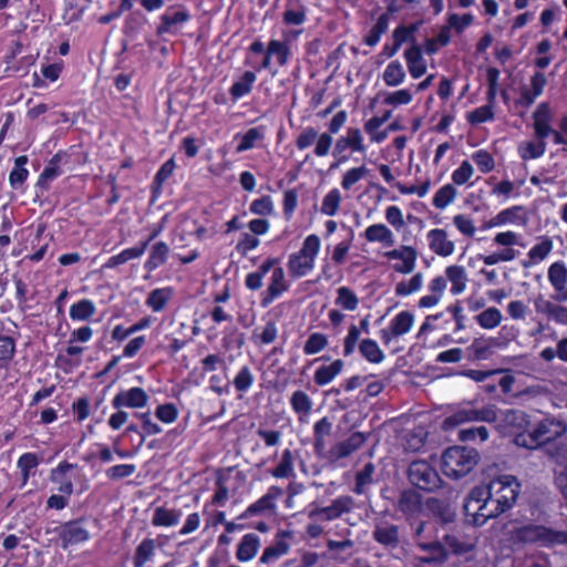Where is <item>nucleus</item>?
Wrapping results in <instances>:
<instances>
[{
  "label": "nucleus",
  "mask_w": 567,
  "mask_h": 567,
  "mask_svg": "<svg viewBox=\"0 0 567 567\" xmlns=\"http://www.w3.org/2000/svg\"><path fill=\"white\" fill-rule=\"evenodd\" d=\"M487 486H476L471 489L465 498L463 508L467 517H472V523L482 526L489 518H495L507 509L498 503V499L491 495Z\"/></svg>",
  "instance_id": "obj_1"
},
{
  "label": "nucleus",
  "mask_w": 567,
  "mask_h": 567,
  "mask_svg": "<svg viewBox=\"0 0 567 567\" xmlns=\"http://www.w3.org/2000/svg\"><path fill=\"white\" fill-rule=\"evenodd\" d=\"M508 542L517 547L535 543L544 546L567 544V532L527 524L509 530Z\"/></svg>",
  "instance_id": "obj_2"
},
{
  "label": "nucleus",
  "mask_w": 567,
  "mask_h": 567,
  "mask_svg": "<svg viewBox=\"0 0 567 567\" xmlns=\"http://www.w3.org/2000/svg\"><path fill=\"white\" fill-rule=\"evenodd\" d=\"M478 452L474 449L453 446L442 456L443 468L447 476L460 478L467 475L478 463Z\"/></svg>",
  "instance_id": "obj_3"
},
{
  "label": "nucleus",
  "mask_w": 567,
  "mask_h": 567,
  "mask_svg": "<svg viewBox=\"0 0 567 567\" xmlns=\"http://www.w3.org/2000/svg\"><path fill=\"white\" fill-rule=\"evenodd\" d=\"M320 248V239L317 235H309L299 252L290 256L288 270L292 277L306 276L315 266V259Z\"/></svg>",
  "instance_id": "obj_4"
},
{
  "label": "nucleus",
  "mask_w": 567,
  "mask_h": 567,
  "mask_svg": "<svg viewBox=\"0 0 567 567\" xmlns=\"http://www.w3.org/2000/svg\"><path fill=\"white\" fill-rule=\"evenodd\" d=\"M408 478L412 485L425 492H434L443 481L437 471L426 461H413L408 468Z\"/></svg>",
  "instance_id": "obj_5"
},
{
  "label": "nucleus",
  "mask_w": 567,
  "mask_h": 567,
  "mask_svg": "<svg viewBox=\"0 0 567 567\" xmlns=\"http://www.w3.org/2000/svg\"><path fill=\"white\" fill-rule=\"evenodd\" d=\"M493 496L498 499V503L508 511L516 503V499L519 495V483L514 476L504 475L491 481L486 485Z\"/></svg>",
  "instance_id": "obj_6"
},
{
  "label": "nucleus",
  "mask_w": 567,
  "mask_h": 567,
  "mask_svg": "<svg viewBox=\"0 0 567 567\" xmlns=\"http://www.w3.org/2000/svg\"><path fill=\"white\" fill-rule=\"evenodd\" d=\"M497 420V408L493 404L482 409H461L445 419V424L455 426L465 422H487L492 423Z\"/></svg>",
  "instance_id": "obj_7"
},
{
  "label": "nucleus",
  "mask_w": 567,
  "mask_h": 567,
  "mask_svg": "<svg viewBox=\"0 0 567 567\" xmlns=\"http://www.w3.org/2000/svg\"><path fill=\"white\" fill-rule=\"evenodd\" d=\"M533 303L537 315L557 324L567 326L566 306L560 305V302L555 301L553 298L546 299L542 293L535 297Z\"/></svg>",
  "instance_id": "obj_8"
},
{
  "label": "nucleus",
  "mask_w": 567,
  "mask_h": 567,
  "mask_svg": "<svg viewBox=\"0 0 567 567\" xmlns=\"http://www.w3.org/2000/svg\"><path fill=\"white\" fill-rule=\"evenodd\" d=\"M394 508L401 513L406 522L416 518L422 509V495L413 488H406L400 492Z\"/></svg>",
  "instance_id": "obj_9"
},
{
  "label": "nucleus",
  "mask_w": 567,
  "mask_h": 567,
  "mask_svg": "<svg viewBox=\"0 0 567 567\" xmlns=\"http://www.w3.org/2000/svg\"><path fill=\"white\" fill-rule=\"evenodd\" d=\"M534 431L540 441L542 446H547L565 435L567 432V425L565 422L555 417H545L534 426Z\"/></svg>",
  "instance_id": "obj_10"
},
{
  "label": "nucleus",
  "mask_w": 567,
  "mask_h": 567,
  "mask_svg": "<svg viewBox=\"0 0 567 567\" xmlns=\"http://www.w3.org/2000/svg\"><path fill=\"white\" fill-rule=\"evenodd\" d=\"M548 280L554 288L553 299L558 302H567V267L561 261H556L548 268Z\"/></svg>",
  "instance_id": "obj_11"
},
{
  "label": "nucleus",
  "mask_w": 567,
  "mask_h": 567,
  "mask_svg": "<svg viewBox=\"0 0 567 567\" xmlns=\"http://www.w3.org/2000/svg\"><path fill=\"white\" fill-rule=\"evenodd\" d=\"M291 537V532L280 530L276 535L275 540L264 549L262 555L259 558V563L262 565H270L276 563L284 555H286L290 549V544L286 540V538Z\"/></svg>",
  "instance_id": "obj_12"
},
{
  "label": "nucleus",
  "mask_w": 567,
  "mask_h": 567,
  "mask_svg": "<svg viewBox=\"0 0 567 567\" xmlns=\"http://www.w3.org/2000/svg\"><path fill=\"white\" fill-rule=\"evenodd\" d=\"M419 549L425 555L420 557V561L423 564H435L443 565L447 561L450 551L445 545L440 540H430L419 544Z\"/></svg>",
  "instance_id": "obj_13"
},
{
  "label": "nucleus",
  "mask_w": 567,
  "mask_h": 567,
  "mask_svg": "<svg viewBox=\"0 0 567 567\" xmlns=\"http://www.w3.org/2000/svg\"><path fill=\"white\" fill-rule=\"evenodd\" d=\"M147 401L148 395L142 388H132L127 391L118 392L114 396L112 404L115 409H121L123 406L136 409L145 406Z\"/></svg>",
  "instance_id": "obj_14"
},
{
  "label": "nucleus",
  "mask_w": 567,
  "mask_h": 567,
  "mask_svg": "<svg viewBox=\"0 0 567 567\" xmlns=\"http://www.w3.org/2000/svg\"><path fill=\"white\" fill-rule=\"evenodd\" d=\"M89 530L83 526V520H73L65 523L60 532L62 546L66 548L70 545L79 544L87 540Z\"/></svg>",
  "instance_id": "obj_15"
},
{
  "label": "nucleus",
  "mask_w": 567,
  "mask_h": 567,
  "mask_svg": "<svg viewBox=\"0 0 567 567\" xmlns=\"http://www.w3.org/2000/svg\"><path fill=\"white\" fill-rule=\"evenodd\" d=\"M367 441V435L362 432L352 433L347 440L337 443L330 450V455L334 460H340L351 455L359 450Z\"/></svg>",
  "instance_id": "obj_16"
},
{
  "label": "nucleus",
  "mask_w": 567,
  "mask_h": 567,
  "mask_svg": "<svg viewBox=\"0 0 567 567\" xmlns=\"http://www.w3.org/2000/svg\"><path fill=\"white\" fill-rule=\"evenodd\" d=\"M551 115L547 103H540L533 114L534 131L537 140L544 141L554 130L549 125Z\"/></svg>",
  "instance_id": "obj_17"
},
{
  "label": "nucleus",
  "mask_w": 567,
  "mask_h": 567,
  "mask_svg": "<svg viewBox=\"0 0 567 567\" xmlns=\"http://www.w3.org/2000/svg\"><path fill=\"white\" fill-rule=\"evenodd\" d=\"M430 249L439 256L447 257L454 251V243L447 239L444 229H432L427 234Z\"/></svg>",
  "instance_id": "obj_18"
},
{
  "label": "nucleus",
  "mask_w": 567,
  "mask_h": 567,
  "mask_svg": "<svg viewBox=\"0 0 567 567\" xmlns=\"http://www.w3.org/2000/svg\"><path fill=\"white\" fill-rule=\"evenodd\" d=\"M288 289V285L285 280V274L282 268H275L271 275L270 284L261 299V306L268 307L277 297Z\"/></svg>",
  "instance_id": "obj_19"
},
{
  "label": "nucleus",
  "mask_w": 567,
  "mask_h": 567,
  "mask_svg": "<svg viewBox=\"0 0 567 567\" xmlns=\"http://www.w3.org/2000/svg\"><path fill=\"white\" fill-rule=\"evenodd\" d=\"M348 147L352 148V151L364 152L363 137L359 128L350 127L346 136H341L337 140L333 155L342 154Z\"/></svg>",
  "instance_id": "obj_20"
},
{
  "label": "nucleus",
  "mask_w": 567,
  "mask_h": 567,
  "mask_svg": "<svg viewBox=\"0 0 567 567\" xmlns=\"http://www.w3.org/2000/svg\"><path fill=\"white\" fill-rule=\"evenodd\" d=\"M282 495V489L278 486H271L267 494H265L257 502L252 503L247 507L245 513L240 516L241 518H247L249 516H254L260 514L265 511L275 508L274 501Z\"/></svg>",
  "instance_id": "obj_21"
},
{
  "label": "nucleus",
  "mask_w": 567,
  "mask_h": 567,
  "mask_svg": "<svg viewBox=\"0 0 567 567\" xmlns=\"http://www.w3.org/2000/svg\"><path fill=\"white\" fill-rule=\"evenodd\" d=\"M373 538L383 546L396 548L400 544V528L388 523L377 525L373 530Z\"/></svg>",
  "instance_id": "obj_22"
},
{
  "label": "nucleus",
  "mask_w": 567,
  "mask_h": 567,
  "mask_svg": "<svg viewBox=\"0 0 567 567\" xmlns=\"http://www.w3.org/2000/svg\"><path fill=\"white\" fill-rule=\"evenodd\" d=\"M343 368L344 362L341 359H337L328 365H321L316 370L313 381L319 386L327 385L342 372Z\"/></svg>",
  "instance_id": "obj_23"
},
{
  "label": "nucleus",
  "mask_w": 567,
  "mask_h": 567,
  "mask_svg": "<svg viewBox=\"0 0 567 567\" xmlns=\"http://www.w3.org/2000/svg\"><path fill=\"white\" fill-rule=\"evenodd\" d=\"M260 546L259 537L255 534H246L237 548L236 557L240 561H248L252 559Z\"/></svg>",
  "instance_id": "obj_24"
},
{
  "label": "nucleus",
  "mask_w": 567,
  "mask_h": 567,
  "mask_svg": "<svg viewBox=\"0 0 567 567\" xmlns=\"http://www.w3.org/2000/svg\"><path fill=\"white\" fill-rule=\"evenodd\" d=\"M553 240L549 237H540V243L528 251V260L522 261L524 268H528L544 260L553 249Z\"/></svg>",
  "instance_id": "obj_25"
},
{
  "label": "nucleus",
  "mask_w": 567,
  "mask_h": 567,
  "mask_svg": "<svg viewBox=\"0 0 567 567\" xmlns=\"http://www.w3.org/2000/svg\"><path fill=\"white\" fill-rule=\"evenodd\" d=\"M364 331L365 333L369 332V319L368 317L363 318L360 321V328L355 324H351L348 330V334L346 336L343 340V355L350 357L353 354L357 343L360 338V331Z\"/></svg>",
  "instance_id": "obj_26"
},
{
  "label": "nucleus",
  "mask_w": 567,
  "mask_h": 567,
  "mask_svg": "<svg viewBox=\"0 0 567 567\" xmlns=\"http://www.w3.org/2000/svg\"><path fill=\"white\" fill-rule=\"evenodd\" d=\"M147 246H148V241H144L135 247L124 249L120 254L109 258V260L105 264V267L114 268L122 264L127 262L128 260L136 259L145 252Z\"/></svg>",
  "instance_id": "obj_27"
},
{
  "label": "nucleus",
  "mask_w": 567,
  "mask_h": 567,
  "mask_svg": "<svg viewBox=\"0 0 567 567\" xmlns=\"http://www.w3.org/2000/svg\"><path fill=\"white\" fill-rule=\"evenodd\" d=\"M427 509L442 523L447 524L454 520L455 513L450 504L436 497H430L426 501Z\"/></svg>",
  "instance_id": "obj_28"
},
{
  "label": "nucleus",
  "mask_w": 567,
  "mask_h": 567,
  "mask_svg": "<svg viewBox=\"0 0 567 567\" xmlns=\"http://www.w3.org/2000/svg\"><path fill=\"white\" fill-rule=\"evenodd\" d=\"M445 275L447 280L451 282V293L452 295H460L462 293L466 288V271L464 267L453 265L449 266L445 269Z\"/></svg>",
  "instance_id": "obj_29"
},
{
  "label": "nucleus",
  "mask_w": 567,
  "mask_h": 567,
  "mask_svg": "<svg viewBox=\"0 0 567 567\" xmlns=\"http://www.w3.org/2000/svg\"><path fill=\"white\" fill-rule=\"evenodd\" d=\"M332 423L331 421L324 416L319 420L313 426V436H315V451L317 454H321L326 450V439L331 434Z\"/></svg>",
  "instance_id": "obj_30"
},
{
  "label": "nucleus",
  "mask_w": 567,
  "mask_h": 567,
  "mask_svg": "<svg viewBox=\"0 0 567 567\" xmlns=\"http://www.w3.org/2000/svg\"><path fill=\"white\" fill-rule=\"evenodd\" d=\"M503 422L517 433L527 430L530 424L529 415L526 412L514 409L504 412Z\"/></svg>",
  "instance_id": "obj_31"
},
{
  "label": "nucleus",
  "mask_w": 567,
  "mask_h": 567,
  "mask_svg": "<svg viewBox=\"0 0 567 567\" xmlns=\"http://www.w3.org/2000/svg\"><path fill=\"white\" fill-rule=\"evenodd\" d=\"M368 241H379L385 246L394 245V236L392 231L383 224H374L369 226L364 231Z\"/></svg>",
  "instance_id": "obj_32"
},
{
  "label": "nucleus",
  "mask_w": 567,
  "mask_h": 567,
  "mask_svg": "<svg viewBox=\"0 0 567 567\" xmlns=\"http://www.w3.org/2000/svg\"><path fill=\"white\" fill-rule=\"evenodd\" d=\"M255 81L256 74L251 71H246L241 78L231 85L229 90L233 100L236 101L248 94L251 91Z\"/></svg>",
  "instance_id": "obj_33"
},
{
  "label": "nucleus",
  "mask_w": 567,
  "mask_h": 567,
  "mask_svg": "<svg viewBox=\"0 0 567 567\" xmlns=\"http://www.w3.org/2000/svg\"><path fill=\"white\" fill-rule=\"evenodd\" d=\"M168 252L169 248L164 241L154 244L150 252V257L145 262V268L148 271H153L154 269L158 268L166 261Z\"/></svg>",
  "instance_id": "obj_34"
},
{
  "label": "nucleus",
  "mask_w": 567,
  "mask_h": 567,
  "mask_svg": "<svg viewBox=\"0 0 567 567\" xmlns=\"http://www.w3.org/2000/svg\"><path fill=\"white\" fill-rule=\"evenodd\" d=\"M414 322V316L409 311L398 313L391 321V334L394 338L401 337L410 331Z\"/></svg>",
  "instance_id": "obj_35"
},
{
  "label": "nucleus",
  "mask_w": 567,
  "mask_h": 567,
  "mask_svg": "<svg viewBox=\"0 0 567 567\" xmlns=\"http://www.w3.org/2000/svg\"><path fill=\"white\" fill-rule=\"evenodd\" d=\"M361 355L371 363H380L384 359V354L378 343L372 339H363L359 343Z\"/></svg>",
  "instance_id": "obj_36"
},
{
  "label": "nucleus",
  "mask_w": 567,
  "mask_h": 567,
  "mask_svg": "<svg viewBox=\"0 0 567 567\" xmlns=\"http://www.w3.org/2000/svg\"><path fill=\"white\" fill-rule=\"evenodd\" d=\"M172 297L171 288H157L148 293L146 305L155 312L162 311Z\"/></svg>",
  "instance_id": "obj_37"
},
{
  "label": "nucleus",
  "mask_w": 567,
  "mask_h": 567,
  "mask_svg": "<svg viewBox=\"0 0 567 567\" xmlns=\"http://www.w3.org/2000/svg\"><path fill=\"white\" fill-rule=\"evenodd\" d=\"M189 19V14L185 10H179L173 13L166 12L162 16V23L157 28V34L167 33L176 24L186 22Z\"/></svg>",
  "instance_id": "obj_38"
},
{
  "label": "nucleus",
  "mask_w": 567,
  "mask_h": 567,
  "mask_svg": "<svg viewBox=\"0 0 567 567\" xmlns=\"http://www.w3.org/2000/svg\"><path fill=\"white\" fill-rule=\"evenodd\" d=\"M155 551V540L151 538H145L137 546L135 550V555L133 558L134 567H143L154 555Z\"/></svg>",
  "instance_id": "obj_39"
},
{
  "label": "nucleus",
  "mask_w": 567,
  "mask_h": 567,
  "mask_svg": "<svg viewBox=\"0 0 567 567\" xmlns=\"http://www.w3.org/2000/svg\"><path fill=\"white\" fill-rule=\"evenodd\" d=\"M96 311L94 303L89 299H82L73 303L70 308V318L72 320L85 321Z\"/></svg>",
  "instance_id": "obj_40"
},
{
  "label": "nucleus",
  "mask_w": 567,
  "mask_h": 567,
  "mask_svg": "<svg viewBox=\"0 0 567 567\" xmlns=\"http://www.w3.org/2000/svg\"><path fill=\"white\" fill-rule=\"evenodd\" d=\"M405 79V72L399 61H392L383 72V81L388 86H398Z\"/></svg>",
  "instance_id": "obj_41"
},
{
  "label": "nucleus",
  "mask_w": 567,
  "mask_h": 567,
  "mask_svg": "<svg viewBox=\"0 0 567 567\" xmlns=\"http://www.w3.org/2000/svg\"><path fill=\"white\" fill-rule=\"evenodd\" d=\"M181 517L179 512L175 509H167L165 507H157L154 512L152 524L154 526H174L178 523Z\"/></svg>",
  "instance_id": "obj_42"
},
{
  "label": "nucleus",
  "mask_w": 567,
  "mask_h": 567,
  "mask_svg": "<svg viewBox=\"0 0 567 567\" xmlns=\"http://www.w3.org/2000/svg\"><path fill=\"white\" fill-rule=\"evenodd\" d=\"M374 465L367 463L362 470L355 474V485L353 492L358 495L365 493V487L373 483Z\"/></svg>",
  "instance_id": "obj_43"
},
{
  "label": "nucleus",
  "mask_w": 567,
  "mask_h": 567,
  "mask_svg": "<svg viewBox=\"0 0 567 567\" xmlns=\"http://www.w3.org/2000/svg\"><path fill=\"white\" fill-rule=\"evenodd\" d=\"M391 116V111H386L383 116L378 117L374 116L365 122L364 131L371 135V140L373 142L380 143L386 138L388 132L382 131L381 133H374L375 128H379L383 123H385Z\"/></svg>",
  "instance_id": "obj_44"
},
{
  "label": "nucleus",
  "mask_w": 567,
  "mask_h": 567,
  "mask_svg": "<svg viewBox=\"0 0 567 567\" xmlns=\"http://www.w3.org/2000/svg\"><path fill=\"white\" fill-rule=\"evenodd\" d=\"M545 151L546 143L542 140L525 142L518 146L519 155L524 161L538 158L544 155Z\"/></svg>",
  "instance_id": "obj_45"
},
{
  "label": "nucleus",
  "mask_w": 567,
  "mask_h": 567,
  "mask_svg": "<svg viewBox=\"0 0 567 567\" xmlns=\"http://www.w3.org/2000/svg\"><path fill=\"white\" fill-rule=\"evenodd\" d=\"M276 478H288L293 475V457L290 450H285L279 464L271 471Z\"/></svg>",
  "instance_id": "obj_46"
},
{
  "label": "nucleus",
  "mask_w": 567,
  "mask_h": 567,
  "mask_svg": "<svg viewBox=\"0 0 567 567\" xmlns=\"http://www.w3.org/2000/svg\"><path fill=\"white\" fill-rule=\"evenodd\" d=\"M545 454L557 465L563 467L567 464V443L554 441L545 446Z\"/></svg>",
  "instance_id": "obj_47"
},
{
  "label": "nucleus",
  "mask_w": 567,
  "mask_h": 567,
  "mask_svg": "<svg viewBox=\"0 0 567 567\" xmlns=\"http://www.w3.org/2000/svg\"><path fill=\"white\" fill-rule=\"evenodd\" d=\"M290 404L293 411L300 415H308L312 409V401L310 396L301 390L292 393Z\"/></svg>",
  "instance_id": "obj_48"
},
{
  "label": "nucleus",
  "mask_w": 567,
  "mask_h": 567,
  "mask_svg": "<svg viewBox=\"0 0 567 567\" xmlns=\"http://www.w3.org/2000/svg\"><path fill=\"white\" fill-rule=\"evenodd\" d=\"M502 313L497 308L491 307L475 317L477 323L484 329H494L502 321Z\"/></svg>",
  "instance_id": "obj_49"
},
{
  "label": "nucleus",
  "mask_w": 567,
  "mask_h": 567,
  "mask_svg": "<svg viewBox=\"0 0 567 567\" xmlns=\"http://www.w3.org/2000/svg\"><path fill=\"white\" fill-rule=\"evenodd\" d=\"M389 27V16L388 13H383L379 17L377 23L370 30L369 34L365 37L364 42L369 47H374L379 41L383 33L386 32Z\"/></svg>",
  "instance_id": "obj_50"
},
{
  "label": "nucleus",
  "mask_w": 567,
  "mask_h": 567,
  "mask_svg": "<svg viewBox=\"0 0 567 567\" xmlns=\"http://www.w3.org/2000/svg\"><path fill=\"white\" fill-rule=\"evenodd\" d=\"M443 544L455 555L466 554L472 550L473 545L454 534H446L443 537Z\"/></svg>",
  "instance_id": "obj_51"
},
{
  "label": "nucleus",
  "mask_w": 567,
  "mask_h": 567,
  "mask_svg": "<svg viewBox=\"0 0 567 567\" xmlns=\"http://www.w3.org/2000/svg\"><path fill=\"white\" fill-rule=\"evenodd\" d=\"M513 442L518 447H524L527 450H537L539 447H543L540 441L536 436L534 429L529 432L524 430L522 432L516 433L513 439Z\"/></svg>",
  "instance_id": "obj_52"
},
{
  "label": "nucleus",
  "mask_w": 567,
  "mask_h": 567,
  "mask_svg": "<svg viewBox=\"0 0 567 567\" xmlns=\"http://www.w3.org/2000/svg\"><path fill=\"white\" fill-rule=\"evenodd\" d=\"M336 303L342 307L344 310L353 311L359 305V299L355 293L348 287H340L337 290Z\"/></svg>",
  "instance_id": "obj_53"
},
{
  "label": "nucleus",
  "mask_w": 567,
  "mask_h": 567,
  "mask_svg": "<svg viewBox=\"0 0 567 567\" xmlns=\"http://www.w3.org/2000/svg\"><path fill=\"white\" fill-rule=\"evenodd\" d=\"M341 203V194L339 189H331L323 198L321 205V213L327 216H334Z\"/></svg>",
  "instance_id": "obj_54"
},
{
  "label": "nucleus",
  "mask_w": 567,
  "mask_h": 567,
  "mask_svg": "<svg viewBox=\"0 0 567 567\" xmlns=\"http://www.w3.org/2000/svg\"><path fill=\"white\" fill-rule=\"evenodd\" d=\"M27 163H28V157L24 155L16 158L14 168L12 169V172L10 173V176H9L12 187H18L25 181V178L28 176V171L25 169L24 166Z\"/></svg>",
  "instance_id": "obj_55"
},
{
  "label": "nucleus",
  "mask_w": 567,
  "mask_h": 567,
  "mask_svg": "<svg viewBox=\"0 0 567 567\" xmlns=\"http://www.w3.org/2000/svg\"><path fill=\"white\" fill-rule=\"evenodd\" d=\"M328 346V338L323 333H311L303 347V352L308 355L319 353Z\"/></svg>",
  "instance_id": "obj_56"
},
{
  "label": "nucleus",
  "mask_w": 567,
  "mask_h": 567,
  "mask_svg": "<svg viewBox=\"0 0 567 567\" xmlns=\"http://www.w3.org/2000/svg\"><path fill=\"white\" fill-rule=\"evenodd\" d=\"M16 352V342L11 337H0V368H4L12 360Z\"/></svg>",
  "instance_id": "obj_57"
},
{
  "label": "nucleus",
  "mask_w": 567,
  "mask_h": 567,
  "mask_svg": "<svg viewBox=\"0 0 567 567\" xmlns=\"http://www.w3.org/2000/svg\"><path fill=\"white\" fill-rule=\"evenodd\" d=\"M456 197V189L454 186L447 184L443 187H441L433 198V205L439 208L443 209L445 208L450 203L454 200Z\"/></svg>",
  "instance_id": "obj_58"
},
{
  "label": "nucleus",
  "mask_w": 567,
  "mask_h": 567,
  "mask_svg": "<svg viewBox=\"0 0 567 567\" xmlns=\"http://www.w3.org/2000/svg\"><path fill=\"white\" fill-rule=\"evenodd\" d=\"M489 436V432L486 426H473L468 429H463L458 432V437L461 441H475L477 437L480 442H485Z\"/></svg>",
  "instance_id": "obj_59"
},
{
  "label": "nucleus",
  "mask_w": 567,
  "mask_h": 567,
  "mask_svg": "<svg viewBox=\"0 0 567 567\" xmlns=\"http://www.w3.org/2000/svg\"><path fill=\"white\" fill-rule=\"evenodd\" d=\"M423 284V276L422 274H415L410 281L406 284L405 281H401L395 286V293L398 296H406L412 292L417 291Z\"/></svg>",
  "instance_id": "obj_60"
},
{
  "label": "nucleus",
  "mask_w": 567,
  "mask_h": 567,
  "mask_svg": "<svg viewBox=\"0 0 567 567\" xmlns=\"http://www.w3.org/2000/svg\"><path fill=\"white\" fill-rule=\"evenodd\" d=\"M254 374L248 367H243L234 379L237 391L246 392L254 383Z\"/></svg>",
  "instance_id": "obj_61"
},
{
  "label": "nucleus",
  "mask_w": 567,
  "mask_h": 567,
  "mask_svg": "<svg viewBox=\"0 0 567 567\" xmlns=\"http://www.w3.org/2000/svg\"><path fill=\"white\" fill-rule=\"evenodd\" d=\"M368 174L365 166L354 167L346 172L342 177L341 186L343 189H350L355 183L362 179Z\"/></svg>",
  "instance_id": "obj_62"
},
{
  "label": "nucleus",
  "mask_w": 567,
  "mask_h": 567,
  "mask_svg": "<svg viewBox=\"0 0 567 567\" xmlns=\"http://www.w3.org/2000/svg\"><path fill=\"white\" fill-rule=\"evenodd\" d=\"M61 161V155L60 154H55L51 161H50V164L49 166H47L44 168V171L42 172V174L40 175V178H39V182L38 184L39 185H42L44 184L45 182L59 176L61 174V171L59 168V163Z\"/></svg>",
  "instance_id": "obj_63"
},
{
  "label": "nucleus",
  "mask_w": 567,
  "mask_h": 567,
  "mask_svg": "<svg viewBox=\"0 0 567 567\" xmlns=\"http://www.w3.org/2000/svg\"><path fill=\"white\" fill-rule=\"evenodd\" d=\"M268 54L276 55L279 65H285L288 60L289 49L285 43L271 40L268 44Z\"/></svg>",
  "instance_id": "obj_64"
}]
</instances>
